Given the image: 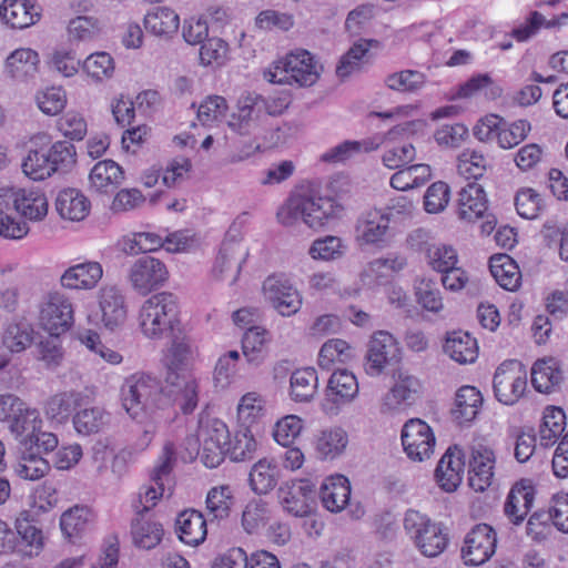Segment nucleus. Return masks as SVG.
<instances>
[{
	"instance_id": "37",
	"label": "nucleus",
	"mask_w": 568,
	"mask_h": 568,
	"mask_svg": "<svg viewBox=\"0 0 568 568\" xmlns=\"http://www.w3.org/2000/svg\"><path fill=\"white\" fill-rule=\"evenodd\" d=\"M444 352L459 364L474 363L478 356L477 341L467 332H452L446 337Z\"/></svg>"
},
{
	"instance_id": "42",
	"label": "nucleus",
	"mask_w": 568,
	"mask_h": 568,
	"mask_svg": "<svg viewBox=\"0 0 568 568\" xmlns=\"http://www.w3.org/2000/svg\"><path fill=\"white\" fill-rule=\"evenodd\" d=\"M180 26L179 14L168 7H156L144 17V28L156 37L169 38Z\"/></svg>"
},
{
	"instance_id": "61",
	"label": "nucleus",
	"mask_w": 568,
	"mask_h": 568,
	"mask_svg": "<svg viewBox=\"0 0 568 568\" xmlns=\"http://www.w3.org/2000/svg\"><path fill=\"white\" fill-rule=\"evenodd\" d=\"M385 85L397 92H416L422 89L426 82L424 73L416 70H402L394 72L385 78Z\"/></svg>"
},
{
	"instance_id": "21",
	"label": "nucleus",
	"mask_w": 568,
	"mask_h": 568,
	"mask_svg": "<svg viewBox=\"0 0 568 568\" xmlns=\"http://www.w3.org/2000/svg\"><path fill=\"white\" fill-rule=\"evenodd\" d=\"M314 488L308 480H294L282 486L278 498L284 509L295 517L311 514L314 501Z\"/></svg>"
},
{
	"instance_id": "58",
	"label": "nucleus",
	"mask_w": 568,
	"mask_h": 568,
	"mask_svg": "<svg viewBox=\"0 0 568 568\" xmlns=\"http://www.w3.org/2000/svg\"><path fill=\"white\" fill-rule=\"evenodd\" d=\"M530 131L531 124L525 119H518L513 122H507L503 119L497 144L504 150L513 149L519 145L528 136Z\"/></svg>"
},
{
	"instance_id": "13",
	"label": "nucleus",
	"mask_w": 568,
	"mask_h": 568,
	"mask_svg": "<svg viewBox=\"0 0 568 568\" xmlns=\"http://www.w3.org/2000/svg\"><path fill=\"white\" fill-rule=\"evenodd\" d=\"M497 536L493 527L476 525L465 537L462 558L469 566L483 565L495 554Z\"/></svg>"
},
{
	"instance_id": "8",
	"label": "nucleus",
	"mask_w": 568,
	"mask_h": 568,
	"mask_svg": "<svg viewBox=\"0 0 568 568\" xmlns=\"http://www.w3.org/2000/svg\"><path fill=\"white\" fill-rule=\"evenodd\" d=\"M410 125V122L395 125L386 133H376L359 141L346 140L324 152L321 155V160L327 163H342L353 158L355 154L375 151L382 144L388 141H393L397 136L405 134Z\"/></svg>"
},
{
	"instance_id": "38",
	"label": "nucleus",
	"mask_w": 568,
	"mask_h": 568,
	"mask_svg": "<svg viewBox=\"0 0 568 568\" xmlns=\"http://www.w3.org/2000/svg\"><path fill=\"white\" fill-rule=\"evenodd\" d=\"M42 418L37 408L30 407L27 403L9 423V430L22 446L30 444V437L34 432L42 428Z\"/></svg>"
},
{
	"instance_id": "50",
	"label": "nucleus",
	"mask_w": 568,
	"mask_h": 568,
	"mask_svg": "<svg viewBox=\"0 0 568 568\" xmlns=\"http://www.w3.org/2000/svg\"><path fill=\"white\" fill-rule=\"evenodd\" d=\"M261 111V101L258 97H242L237 102V111L232 114L229 121L230 128L239 134H248L253 121Z\"/></svg>"
},
{
	"instance_id": "1",
	"label": "nucleus",
	"mask_w": 568,
	"mask_h": 568,
	"mask_svg": "<svg viewBox=\"0 0 568 568\" xmlns=\"http://www.w3.org/2000/svg\"><path fill=\"white\" fill-rule=\"evenodd\" d=\"M343 206L333 197L296 193L278 210L277 219L284 226L303 222L311 229L323 227L329 220L338 217Z\"/></svg>"
},
{
	"instance_id": "43",
	"label": "nucleus",
	"mask_w": 568,
	"mask_h": 568,
	"mask_svg": "<svg viewBox=\"0 0 568 568\" xmlns=\"http://www.w3.org/2000/svg\"><path fill=\"white\" fill-rule=\"evenodd\" d=\"M163 527L160 523L144 515H136L131 524V535L136 547L142 549H152L158 546L163 537Z\"/></svg>"
},
{
	"instance_id": "55",
	"label": "nucleus",
	"mask_w": 568,
	"mask_h": 568,
	"mask_svg": "<svg viewBox=\"0 0 568 568\" xmlns=\"http://www.w3.org/2000/svg\"><path fill=\"white\" fill-rule=\"evenodd\" d=\"M233 503V490L229 485L211 488L206 496V509L209 516H212L213 519H223L229 517Z\"/></svg>"
},
{
	"instance_id": "44",
	"label": "nucleus",
	"mask_w": 568,
	"mask_h": 568,
	"mask_svg": "<svg viewBox=\"0 0 568 568\" xmlns=\"http://www.w3.org/2000/svg\"><path fill=\"white\" fill-rule=\"evenodd\" d=\"M530 375L534 388L545 394L552 392L562 379L561 371L554 358L536 361L531 367Z\"/></svg>"
},
{
	"instance_id": "5",
	"label": "nucleus",
	"mask_w": 568,
	"mask_h": 568,
	"mask_svg": "<svg viewBox=\"0 0 568 568\" xmlns=\"http://www.w3.org/2000/svg\"><path fill=\"white\" fill-rule=\"evenodd\" d=\"M404 528L414 545L426 557L440 555L448 545V535L444 531L442 524L432 521L417 510L406 511Z\"/></svg>"
},
{
	"instance_id": "48",
	"label": "nucleus",
	"mask_w": 568,
	"mask_h": 568,
	"mask_svg": "<svg viewBox=\"0 0 568 568\" xmlns=\"http://www.w3.org/2000/svg\"><path fill=\"white\" fill-rule=\"evenodd\" d=\"M109 413L95 406L75 412L72 423L78 434L89 436L100 433L109 424Z\"/></svg>"
},
{
	"instance_id": "6",
	"label": "nucleus",
	"mask_w": 568,
	"mask_h": 568,
	"mask_svg": "<svg viewBox=\"0 0 568 568\" xmlns=\"http://www.w3.org/2000/svg\"><path fill=\"white\" fill-rule=\"evenodd\" d=\"M493 388L499 403L515 405L527 388V371L524 364L517 359L503 362L494 374Z\"/></svg>"
},
{
	"instance_id": "45",
	"label": "nucleus",
	"mask_w": 568,
	"mask_h": 568,
	"mask_svg": "<svg viewBox=\"0 0 568 568\" xmlns=\"http://www.w3.org/2000/svg\"><path fill=\"white\" fill-rule=\"evenodd\" d=\"M377 45L378 41L374 39H361L355 42L349 50L341 57L336 67L337 77L345 79L351 74L358 72L362 69L363 63L367 61L366 57L369 48Z\"/></svg>"
},
{
	"instance_id": "47",
	"label": "nucleus",
	"mask_w": 568,
	"mask_h": 568,
	"mask_svg": "<svg viewBox=\"0 0 568 568\" xmlns=\"http://www.w3.org/2000/svg\"><path fill=\"white\" fill-rule=\"evenodd\" d=\"M33 327L27 321L8 323L2 333V344L11 353H21L33 343Z\"/></svg>"
},
{
	"instance_id": "27",
	"label": "nucleus",
	"mask_w": 568,
	"mask_h": 568,
	"mask_svg": "<svg viewBox=\"0 0 568 568\" xmlns=\"http://www.w3.org/2000/svg\"><path fill=\"white\" fill-rule=\"evenodd\" d=\"M207 521L203 514L195 509H186L179 514L175 529L180 540L189 546H199L207 535Z\"/></svg>"
},
{
	"instance_id": "11",
	"label": "nucleus",
	"mask_w": 568,
	"mask_h": 568,
	"mask_svg": "<svg viewBox=\"0 0 568 568\" xmlns=\"http://www.w3.org/2000/svg\"><path fill=\"white\" fill-rule=\"evenodd\" d=\"M265 298L282 316L296 314L303 303L302 295L284 275H271L263 282Z\"/></svg>"
},
{
	"instance_id": "2",
	"label": "nucleus",
	"mask_w": 568,
	"mask_h": 568,
	"mask_svg": "<svg viewBox=\"0 0 568 568\" xmlns=\"http://www.w3.org/2000/svg\"><path fill=\"white\" fill-rule=\"evenodd\" d=\"M139 327L151 339L174 334L180 327V306L176 295L161 292L146 298L139 311Z\"/></svg>"
},
{
	"instance_id": "15",
	"label": "nucleus",
	"mask_w": 568,
	"mask_h": 568,
	"mask_svg": "<svg viewBox=\"0 0 568 568\" xmlns=\"http://www.w3.org/2000/svg\"><path fill=\"white\" fill-rule=\"evenodd\" d=\"M365 358V372L371 376H378L387 365L399 358L396 339L388 332H376L368 343Z\"/></svg>"
},
{
	"instance_id": "31",
	"label": "nucleus",
	"mask_w": 568,
	"mask_h": 568,
	"mask_svg": "<svg viewBox=\"0 0 568 568\" xmlns=\"http://www.w3.org/2000/svg\"><path fill=\"white\" fill-rule=\"evenodd\" d=\"M193 352L184 338H175L165 358L168 383H178L179 378L191 376Z\"/></svg>"
},
{
	"instance_id": "30",
	"label": "nucleus",
	"mask_w": 568,
	"mask_h": 568,
	"mask_svg": "<svg viewBox=\"0 0 568 568\" xmlns=\"http://www.w3.org/2000/svg\"><path fill=\"white\" fill-rule=\"evenodd\" d=\"M483 400L481 393L475 386H462L456 392L454 406L450 410L453 419L458 425L471 423L477 417Z\"/></svg>"
},
{
	"instance_id": "64",
	"label": "nucleus",
	"mask_w": 568,
	"mask_h": 568,
	"mask_svg": "<svg viewBox=\"0 0 568 568\" xmlns=\"http://www.w3.org/2000/svg\"><path fill=\"white\" fill-rule=\"evenodd\" d=\"M241 355L237 351H229L217 358L213 372V381L216 386L227 387L237 372Z\"/></svg>"
},
{
	"instance_id": "35",
	"label": "nucleus",
	"mask_w": 568,
	"mask_h": 568,
	"mask_svg": "<svg viewBox=\"0 0 568 568\" xmlns=\"http://www.w3.org/2000/svg\"><path fill=\"white\" fill-rule=\"evenodd\" d=\"M268 332L261 326H252L242 337V352L248 365L258 367L267 357Z\"/></svg>"
},
{
	"instance_id": "22",
	"label": "nucleus",
	"mask_w": 568,
	"mask_h": 568,
	"mask_svg": "<svg viewBox=\"0 0 568 568\" xmlns=\"http://www.w3.org/2000/svg\"><path fill=\"white\" fill-rule=\"evenodd\" d=\"M103 276L99 262L85 261L69 266L60 276V285L71 291L93 290Z\"/></svg>"
},
{
	"instance_id": "60",
	"label": "nucleus",
	"mask_w": 568,
	"mask_h": 568,
	"mask_svg": "<svg viewBox=\"0 0 568 568\" xmlns=\"http://www.w3.org/2000/svg\"><path fill=\"white\" fill-rule=\"evenodd\" d=\"M352 357V348L344 339H329L323 344L318 354V365L329 371L334 363H345Z\"/></svg>"
},
{
	"instance_id": "29",
	"label": "nucleus",
	"mask_w": 568,
	"mask_h": 568,
	"mask_svg": "<svg viewBox=\"0 0 568 568\" xmlns=\"http://www.w3.org/2000/svg\"><path fill=\"white\" fill-rule=\"evenodd\" d=\"M124 180L123 169L113 160L99 161L90 171V187L97 193L115 191Z\"/></svg>"
},
{
	"instance_id": "53",
	"label": "nucleus",
	"mask_w": 568,
	"mask_h": 568,
	"mask_svg": "<svg viewBox=\"0 0 568 568\" xmlns=\"http://www.w3.org/2000/svg\"><path fill=\"white\" fill-rule=\"evenodd\" d=\"M227 455L233 462H244L252 459L257 450V442L247 427H240L233 436L229 438Z\"/></svg>"
},
{
	"instance_id": "57",
	"label": "nucleus",
	"mask_w": 568,
	"mask_h": 568,
	"mask_svg": "<svg viewBox=\"0 0 568 568\" xmlns=\"http://www.w3.org/2000/svg\"><path fill=\"white\" fill-rule=\"evenodd\" d=\"M346 246L338 236L326 235L313 241L308 254L316 261H335L343 257Z\"/></svg>"
},
{
	"instance_id": "7",
	"label": "nucleus",
	"mask_w": 568,
	"mask_h": 568,
	"mask_svg": "<svg viewBox=\"0 0 568 568\" xmlns=\"http://www.w3.org/2000/svg\"><path fill=\"white\" fill-rule=\"evenodd\" d=\"M39 323L51 336H60L74 323V307L70 297L61 292H50L39 311Z\"/></svg>"
},
{
	"instance_id": "3",
	"label": "nucleus",
	"mask_w": 568,
	"mask_h": 568,
	"mask_svg": "<svg viewBox=\"0 0 568 568\" xmlns=\"http://www.w3.org/2000/svg\"><path fill=\"white\" fill-rule=\"evenodd\" d=\"M122 407L132 419L142 423L155 409L162 406L163 398L160 382L145 373L128 376L121 388Z\"/></svg>"
},
{
	"instance_id": "63",
	"label": "nucleus",
	"mask_w": 568,
	"mask_h": 568,
	"mask_svg": "<svg viewBox=\"0 0 568 568\" xmlns=\"http://www.w3.org/2000/svg\"><path fill=\"white\" fill-rule=\"evenodd\" d=\"M53 172H67L75 164V148L67 141H58L45 151Z\"/></svg>"
},
{
	"instance_id": "10",
	"label": "nucleus",
	"mask_w": 568,
	"mask_h": 568,
	"mask_svg": "<svg viewBox=\"0 0 568 568\" xmlns=\"http://www.w3.org/2000/svg\"><path fill=\"white\" fill-rule=\"evenodd\" d=\"M128 277L133 290L146 295L164 285L169 278V272L162 261L144 255L132 263Z\"/></svg>"
},
{
	"instance_id": "56",
	"label": "nucleus",
	"mask_w": 568,
	"mask_h": 568,
	"mask_svg": "<svg viewBox=\"0 0 568 568\" xmlns=\"http://www.w3.org/2000/svg\"><path fill=\"white\" fill-rule=\"evenodd\" d=\"M50 470V464L38 453L27 449L16 466L17 475L27 480H38Z\"/></svg>"
},
{
	"instance_id": "54",
	"label": "nucleus",
	"mask_w": 568,
	"mask_h": 568,
	"mask_svg": "<svg viewBox=\"0 0 568 568\" xmlns=\"http://www.w3.org/2000/svg\"><path fill=\"white\" fill-rule=\"evenodd\" d=\"M266 413L265 399L255 392L242 396L237 406V418L242 427L250 428Z\"/></svg>"
},
{
	"instance_id": "51",
	"label": "nucleus",
	"mask_w": 568,
	"mask_h": 568,
	"mask_svg": "<svg viewBox=\"0 0 568 568\" xmlns=\"http://www.w3.org/2000/svg\"><path fill=\"white\" fill-rule=\"evenodd\" d=\"M290 384L293 400L301 403L308 402L314 397L317 390V373L313 367L296 369L291 375Z\"/></svg>"
},
{
	"instance_id": "24",
	"label": "nucleus",
	"mask_w": 568,
	"mask_h": 568,
	"mask_svg": "<svg viewBox=\"0 0 568 568\" xmlns=\"http://www.w3.org/2000/svg\"><path fill=\"white\" fill-rule=\"evenodd\" d=\"M459 219L474 222L484 217L488 210V201L483 186L475 182L467 183L460 189L457 200Z\"/></svg>"
},
{
	"instance_id": "59",
	"label": "nucleus",
	"mask_w": 568,
	"mask_h": 568,
	"mask_svg": "<svg viewBox=\"0 0 568 568\" xmlns=\"http://www.w3.org/2000/svg\"><path fill=\"white\" fill-rule=\"evenodd\" d=\"M21 168L23 173L33 181H42L54 173L44 150H30Z\"/></svg>"
},
{
	"instance_id": "14",
	"label": "nucleus",
	"mask_w": 568,
	"mask_h": 568,
	"mask_svg": "<svg viewBox=\"0 0 568 568\" xmlns=\"http://www.w3.org/2000/svg\"><path fill=\"white\" fill-rule=\"evenodd\" d=\"M173 456V445L166 444L163 460L154 467L151 474V484L142 487L139 493V499L134 504L136 515L145 516L163 496L165 481L169 480L172 470Z\"/></svg>"
},
{
	"instance_id": "39",
	"label": "nucleus",
	"mask_w": 568,
	"mask_h": 568,
	"mask_svg": "<svg viewBox=\"0 0 568 568\" xmlns=\"http://www.w3.org/2000/svg\"><path fill=\"white\" fill-rule=\"evenodd\" d=\"M278 478L277 464L272 459L262 458L251 468L248 484L255 494L265 495L275 488Z\"/></svg>"
},
{
	"instance_id": "49",
	"label": "nucleus",
	"mask_w": 568,
	"mask_h": 568,
	"mask_svg": "<svg viewBox=\"0 0 568 568\" xmlns=\"http://www.w3.org/2000/svg\"><path fill=\"white\" fill-rule=\"evenodd\" d=\"M348 436L341 427L321 430L315 438V449L322 458H335L346 448Z\"/></svg>"
},
{
	"instance_id": "36",
	"label": "nucleus",
	"mask_w": 568,
	"mask_h": 568,
	"mask_svg": "<svg viewBox=\"0 0 568 568\" xmlns=\"http://www.w3.org/2000/svg\"><path fill=\"white\" fill-rule=\"evenodd\" d=\"M358 394L355 375L346 369L335 371L328 379L327 400L343 405L353 400Z\"/></svg>"
},
{
	"instance_id": "46",
	"label": "nucleus",
	"mask_w": 568,
	"mask_h": 568,
	"mask_svg": "<svg viewBox=\"0 0 568 568\" xmlns=\"http://www.w3.org/2000/svg\"><path fill=\"white\" fill-rule=\"evenodd\" d=\"M187 449H190V457L200 456L202 463L207 468H215L220 466L225 456L227 455L226 446L215 444L210 438L207 440L206 437L199 438L196 435L186 438Z\"/></svg>"
},
{
	"instance_id": "4",
	"label": "nucleus",
	"mask_w": 568,
	"mask_h": 568,
	"mask_svg": "<svg viewBox=\"0 0 568 568\" xmlns=\"http://www.w3.org/2000/svg\"><path fill=\"white\" fill-rule=\"evenodd\" d=\"M321 67L306 50H295L277 60L264 72L271 83H296L298 87H311L320 78Z\"/></svg>"
},
{
	"instance_id": "34",
	"label": "nucleus",
	"mask_w": 568,
	"mask_h": 568,
	"mask_svg": "<svg viewBox=\"0 0 568 568\" xmlns=\"http://www.w3.org/2000/svg\"><path fill=\"white\" fill-rule=\"evenodd\" d=\"M90 201L77 189H65L59 192L55 207L62 219L81 221L90 212Z\"/></svg>"
},
{
	"instance_id": "12",
	"label": "nucleus",
	"mask_w": 568,
	"mask_h": 568,
	"mask_svg": "<svg viewBox=\"0 0 568 568\" xmlns=\"http://www.w3.org/2000/svg\"><path fill=\"white\" fill-rule=\"evenodd\" d=\"M390 207L371 210L363 213L356 222L355 239L359 245L384 246L390 239Z\"/></svg>"
},
{
	"instance_id": "52",
	"label": "nucleus",
	"mask_w": 568,
	"mask_h": 568,
	"mask_svg": "<svg viewBox=\"0 0 568 568\" xmlns=\"http://www.w3.org/2000/svg\"><path fill=\"white\" fill-rule=\"evenodd\" d=\"M566 425L565 412L559 407H547L539 427L540 445L552 446L562 434Z\"/></svg>"
},
{
	"instance_id": "33",
	"label": "nucleus",
	"mask_w": 568,
	"mask_h": 568,
	"mask_svg": "<svg viewBox=\"0 0 568 568\" xmlns=\"http://www.w3.org/2000/svg\"><path fill=\"white\" fill-rule=\"evenodd\" d=\"M39 54L32 49L21 48L13 51L6 62L8 74L18 81L34 78L39 71Z\"/></svg>"
},
{
	"instance_id": "25",
	"label": "nucleus",
	"mask_w": 568,
	"mask_h": 568,
	"mask_svg": "<svg viewBox=\"0 0 568 568\" xmlns=\"http://www.w3.org/2000/svg\"><path fill=\"white\" fill-rule=\"evenodd\" d=\"M0 18L12 29H24L40 19V8L30 0H3Z\"/></svg>"
},
{
	"instance_id": "62",
	"label": "nucleus",
	"mask_w": 568,
	"mask_h": 568,
	"mask_svg": "<svg viewBox=\"0 0 568 568\" xmlns=\"http://www.w3.org/2000/svg\"><path fill=\"white\" fill-rule=\"evenodd\" d=\"M89 510L75 506L64 511L60 518L62 534L70 540L80 537L89 525Z\"/></svg>"
},
{
	"instance_id": "23",
	"label": "nucleus",
	"mask_w": 568,
	"mask_h": 568,
	"mask_svg": "<svg viewBox=\"0 0 568 568\" xmlns=\"http://www.w3.org/2000/svg\"><path fill=\"white\" fill-rule=\"evenodd\" d=\"M84 398V394L79 390L59 392L45 400L44 415L49 420L63 425L68 423L78 408L82 407Z\"/></svg>"
},
{
	"instance_id": "28",
	"label": "nucleus",
	"mask_w": 568,
	"mask_h": 568,
	"mask_svg": "<svg viewBox=\"0 0 568 568\" xmlns=\"http://www.w3.org/2000/svg\"><path fill=\"white\" fill-rule=\"evenodd\" d=\"M418 378L399 373L394 386L385 394L382 402V412L389 413L398 409L402 405H410L419 392Z\"/></svg>"
},
{
	"instance_id": "41",
	"label": "nucleus",
	"mask_w": 568,
	"mask_h": 568,
	"mask_svg": "<svg viewBox=\"0 0 568 568\" xmlns=\"http://www.w3.org/2000/svg\"><path fill=\"white\" fill-rule=\"evenodd\" d=\"M490 273L496 282L507 291H516L521 281L517 263L507 254H495L489 260Z\"/></svg>"
},
{
	"instance_id": "9",
	"label": "nucleus",
	"mask_w": 568,
	"mask_h": 568,
	"mask_svg": "<svg viewBox=\"0 0 568 568\" xmlns=\"http://www.w3.org/2000/svg\"><path fill=\"white\" fill-rule=\"evenodd\" d=\"M402 445L407 457L413 462H424L434 454L436 438L430 426L419 419L407 420L402 429Z\"/></svg>"
},
{
	"instance_id": "18",
	"label": "nucleus",
	"mask_w": 568,
	"mask_h": 568,
	"mask_svg": "<svg viewBox=\"0 0 568 568\" xmlns=\"http://www.w3.org/2000/svg\"><path fill=\"white\" fill-rule=\"evenodd\" d=\"M495 454L484 446H473L468 460V485L477 491H485L494 480Z\"/></svg>"
},
{
	"instance_id": "26",
	"label": "nucleus",
	"mask_w": 568,
	"mask_h": 568,
	"mask_svg": "<svg viewBox=\"0 0 568 568\" xmlns=\"http://www.w3.org/2000/svg\"><path fill=\"white\" fill-rule=\"evenodd\" d=\"M464 466L462 450L457 447L448 448L435 470L438 485L445 491H455L462 483Z\"/></svg>"
},
{
	"instance_id": "40",
	"label": "nucleus",
	"mask_w": 568,
	"mask_h": 568,
	"mask_svg": "<svg viewBox=\"0 0 568 568\" xmlns=\"http://www.w3.org/2000/svg\"><path fill=\"white\" fill-rule=\"evenodd\" d=\"M13 206L30 221H41L48 214V200L40 191L19 190L14 193Z\"/></svg>"
},
{
	"instance_id": "20",
	"label": "nucleus",
	"mask_w": 568,
	"mask_h": 568,
	"mask_svg": "<svg viewBox=\"0 0 568 568\" xmlns=\"http://www.w3.org/2000/svg\"><path fill=\"white\" fill-rule=\"evenodd\" d=\"M536 496V486L529 478L514 484L504 505V513L510 523L520 525L530 511Z\"/></svg>"
},
{
	"instance_id": "17",
	"label": "nucleus",
	"mask_w": 568,
	"mask_h": 568,
	"mask_svg": "<svg viewBox=\"0 0 568 568\" xmlns=\"http://www.w3.org/2000/svg\"><path fill=\"white\" fill-rule=\"evenodd\" d=\"M98 307L101 323L110 331L122 325L128 315L125 296L115 285H104L98 293Z\"/></svg>"
},
{
	"instance_id": "32",
	"label": "nucleus",
	"mask_w": 568,
	"mask_h": 568,
	"mask_svg": "<svg viewBox=\"0 0 568 568\" xmlns=\"http://www.w3.org/2000/svg\"><path fill=\"white\" fill-rule=\"evenodd\" d=\"M349 481L343 475L331 476L321 486L320 497L322 504L332 513H338L344 509L349 500Z\"/></svg>"
},
{
	"instance_id": "16",
	"label": "nucleus",
	"mask_w": 568,
	"mask_h": 568,
	"mask_svg": "<svg viewBox=\"0 0 568 568\" xmlns=\"http://www.w3.org/2000/svg\"><path fill=\"white\" fill-rule=\"evenodd\" d=\"M428 233L418 229L408 239L409 245L419 252H425L429 266L437 272L452 268L458 263L457 251L452 245L427 243Z\"/></svg>"
},
{
	"instance_id": "19",
	"label": "nucleus",
	"mask_w": 568,
	"mask_h": 568,
	"mask_svg": "<svg viewBox=\"0 0 568 568\" xmlns=\"http://www.w3.org/2000/svg\"><path fill=\"white\" fill-rule=\"evenodd\" d=\"M13 531L19 541L17 554L33 557L43 549V534L32 510L23 509L17 515Z\"/></svg>"
}]
</instances>
